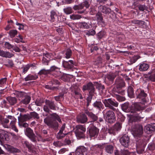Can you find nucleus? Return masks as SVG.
<instances>
[{"instance_id": "1", "label": "nucleus", "mask_w": 155, "mask_h": 155, "mask_svg": "<svg viewBox=\"0 0 155 155\" xmlns=\"http://www.w3.org/2000/svg\"><path fill=\"white\" fill-rule=\"evenodd\" d=\"M50 116L51 117H48L44 119V122L50 128L56 130L59 126L58 123L56 120L61 122V120L59 116L56 113L51 114Z\"/></svg>"}, {"instance_id": "2", "label": "nucleus", "mask_w": 155, "mask_h": 155, "mask_svg": "<svg viewBox=\"0 0 155 155\" xmlns=\"http://www.w3.org/2000/svg\"><path fill=\"white\" fill-rule=\"evenodd\" d=\"M6 100H3L1 104L2 107L8 108L11 106L15 105L17 102V100L15 97L8 96L6 98Z\"/></svg>"}, {"instance_id": "3", "label": "nucleus", "mask_w": 155, "mask_h": 155, "mask_svg": "<svg viewBox=\"0 0 155 155\" xmlns=\"http://www.w3.org/2000/svg\"><path fill=\"white\" fill-rule=\"evenodd\" d=\"M147 137L142 136L137 141V152L138 153H143L144 150V148L147 143Z\"/></svg>"}, {"instance_id": "4", "label": "nucleus", "mask_w": 155, "mask_h": 155, "mask_svg": "<svg viewBox=\"0 0 155 155\" xmlns=\"http://www.w3.org/2000/svg\"><path fill=\"white\" fill-rule=\"evenodd\" d=\"M103 113L107 121L110 124L114 123L116 121L115 114L113 110H104Z\"/></svg>"}, {"instance_id": "5", "label": "nucleus", "mask_w": 155, "mask_h": 155, "mask_svg": "<svg viewBox=\"0 0 155 155\" xmlns=\"http://www.w3.org/2000/svg\"><path fill=\"white\" fill-rule=\"evenodd\" d=\"M115 84L117 87V89L115 90L116 91L120 94L124 95V90L121 89L125 85V83L123 80L118 77L115 80Z\"/></svg>"}, {"instance_id": "6", "label": "nucleus", "mask_w": 155, "mask_h": 155, "mask_svg": "<svg viewBox=\"0 0 155 155\" xmlns=\"http://www.w3.org/2000/svg\"><path fill=\"white\" fill-rule=\"evenodd\" d=\"M103 102L105 107L113 111L116 110L115 107H117L118 103L115 101H114L111 98L105 99L103 101Z\"/></svg>"}, {"instance_id": "7", "label": "nucleus", "mask_w": 155, "mask_h": 155, "mask_svg": "<svg viewBox=\"0 0 155 155\" xmlns=\"http://www.w3.org/2000/svg\"><path fill=\"white\" fill-rule=\"evenodd\" d=\"M132 129L134 136L140 137L143 133V127L142 125L135 124L132 126Z\"/></svg>"}, {"instance_id": "8", "label": "nucleus", "mask_w": 155, "mask_h": 155, "mask_svg": "<svg viewBox=\"0 0 155 155\" xmlns=\"http://www.w3.org/2000/svg\"><path fill=\"white\" fill-rule=\"evenodd\" d=\"M75 134L78 139L85 138L84 133L86 131V128L83 125H77L75 127Z\"/></svg>"}, {"instance_id": "9", "label": "nucleus", "mask_w": 155, "mask_h": 155, "mask_svg": "<svg viewBox=\"0 0 155 155\" xmlns=\"http://www.w3.org/2000/svg\"><path fill=\"white\" fill-rule=\"evenodd\" d=\"M144 109L145 107L142 106V104L140 102H135L131 106V113L134 114L140 113V114Z\"/></svg>"}, {"instance_id": "10", "label": "nucleus", "mask_w": 155, "mask_h": 155, "mask_svg": "<svg viewBox=\"0 0 155 155\" xmlns=\"http://www.w3.org/2000/svg\"><path fill=\"white\" fill-rule=\"evenodd\" d=\"M45 104L43 107V110L49 113L51 112V110H56V106L54 101L46 100Z\"/></svg>"}, {"instance_id": "11", "label": "nucleus", "mask_w": 155, "mask_h": 155, "mask_svg": "<svg viewBox=\"0 0 155 155\" xmlns=\"http://www.w3.org/2000/svg\"><path fill=\"white\" fill-rule=\"evenodd\" d=\"M50 74L51 72L54 71V72L53 74L54 76L55 77H60V78L63 80L66 75L65 74H62L61 71H59V69L58 67L53 66H51L50 69H48Z\"/></svg>"}, {"instance_id": "12", "label": "nucleus", "mask_w": 155, "mask_h": 155, "mask_svg": "<svg viewBox=\"0 0 155 155\" xmlns=\"http://www.w3.org/2000/svg\"><path fill=\"white\" fill-rule=\"evenodd\" d=\"M82 90L84 91L87 90L89 95L91 96H94L95 93V88L94 85L91 82L83 86Z\"/></svg>"}, {"instance_id": "13", "label": "nucleus", "mask_w": 155, "mask_h": 155, "mask_svg": "<svg viewBox=\"0 0 155 155\" xmlns=\"http://www.w3.org/2000/svg\"><path fill=\"white\" fill-rule=\"evenodd\" d=\"M25 132L26 135L32 142L34 143L37 142L36 136L34 133L33 130L31 128L28 127L26 128Z\"/></svg>"}, {"instance_id": "14", "label": "nucleus", "mask_w": 155, "mask_h": 155, "mask_svg": "<svg viewBox=\"0 0 155 155\" xmlns=\"http://www.w3.org/2000/svg\"><path fill=\"white\" fill-rule=\"evenodd\" d=\"M24 93L22 92H18L17 95L18 96L22 97L21 100L20 101L19 103L21 104H22L25 105L28 104L31 100V98L30 96L27 95H25Z\"/></svg>"}, {"instance_id": "15", "label": "nucleus", "mask_w": 155, "mask_h": 155, "mask_svg": "<svg viewBox=\"0 0 155 155\" xmlns=\"http://www.w3.org/2000/svg\"><path fill=\"white\" fill-rule=\"evenodd\" d=\"M99 9L100 11L103 13L105 14H111L112 16L110 15V17L112 19H114L116 17L115 14L113 11H112L111 9L108 7L100 5L99 7Z\"/></svg>"}, {"instance_id": "16", "label": "nucleus", "mask_w": 155, "mask_h": 155, "mask_svg": "<svg viewBox=\"0 0 155 155\" xmlns=\"http://www.w3.org/2000/svg\"><path fill=\"white\" fill-rule=\"evenodd\" d=\"M119 141L123 146L125 147H127L130 144V137L127 134H124L120 137Z\"/></svg>"}, {"instance_id": "17", "label": "nucleus", "mask_w": 155, "mask_h": 155, "mask_svg": "<svg viewBox=\"0 0 155 155\" xmlns=\"http://www.w3.org/2000/svg\"><path fill=\"white\" fill-rule=\"evenodd\" d=\"M135 93L137 95V98L141 99L142 101L143 104L146 102L145 98L146 97L147 94L143 90L140 89H138L136 91Z\"/></svg>"}, {"instance_id": "18", "label": "nucleus", "mask_w": 155, "mask_h": 155, "mask_svg": "<svg viewBox=\"0 0 155 155\" xmlns=\"http://www.w3.org/2000/svg\"><path fill=\"white\" fill-rule=\"evenodd\" d=\"M134 115L130 116L129 122L130 124L140 121L143 117L140 116V113L135 114Z\"/></svg>"}, {"instance_id": "19", "label": "nucleus", "mask_w": 155, "mask_h": 155, "mask_svg": "<svg viewBox=\"0 0 155 155\" xmlns=\"http://www.w3.org/2000/svg\"><path fill=\"white\" fill-rule=\"evenodd\" d=\"M89 132L91 137H96L99 132V129L95 126L91 127L89 128Z\"/></svg>"}, {"instance_id": "20", "label": "nucleus", "mask_w": 155, "mask_h": 155, "mask_svg": "<svg viewBox=\"0 0 155 155\" xmlns=\"http://www.w3.org/2000/svg\"><path fill=\"white\" fill-rule=\"evenodd\" d=\"M89 5L90 4L88 1L85 0L80 4L74 6L73 8L74 10H81L84 8V7H85L86 8H88Z\"/></svg>"}, {"instance_id": "21", "label": "nucleus", "mask_w": 155, "mask_h": 155, "mask_svg": "<svg viewBox=\"0 0 155 155\" xmlns=\"http://www.w3.org/2000/svg\"><path fill=\"white\" fill-rule=\"evenodd\" d=\"M87 149L83 146H79L76 149V155H87Z\"/></svg>"}, {"instance_id": "22", "label": "nucleus", "mask_w": 155, "mask_h": 155, "mask_svg": "<svg viewBox=\"0 0 155 155\" xmlns=\"http://www.w3.org/2000/svg\"><path fill=\"white\" fill-rule=\"evenodd\" d=\"M9 136L6 131L3 130H0V141L1 142L9 140Z\"/></svg>"}, {"instance_id": "23", "label": "nucleus", "mask_w": 155, "mask_h": 155, "mask_svg": "<svg viewBox=\"0 0 155 155\" xmlns=\"http://www.w3.org/2000/svg\"><path fill=\"white\" fill-rule=\"evenodd\" d=\"M85 114L88 116L90 119L91 120V121H90L89 122L93 123L96 121L98 119L97 116L95 114H93L92 112H89L88 110H86L84 111Z\"/></svg>"}, {"instance_id": "24", "label": "nucleus", "mask_w": 155, "mask_h": 155, "mask_svg": "<svg viewBox=\"0 0 155 155\" xmlns=\"http://www.w3.org/2000/svg\"><path fill=\"white\" fill-rule=\"evenodd\" d=\"M144 131L148 134H150L155 131V124L146 125L144 127Z\"/></svg>"}, {"instance_id": "25", "label": "nucleus", "mask_w": 155, "mask_h": 155, "mask_svg": "<svg viewBox=\"0 0 155 155\" xmlns=\"http://www.w3.org/2000/svg\"><path fill=\"white\" fill-rule=\"evenodd\" d=\"M87 117L85 113L80 114L77 117V122L82 124H84L87 122Z\"/></svg>"}, {"instance_id": "26", "label": "nucleus", "mask_w": 155, "mask_h": 155, "mask_svg": "<svg viewBox=\"0 0 155 155\" xmlns=\"http://www.w3.org/2000/svg\"><path fill=\"white\" fill-rule=\"evenodd\" d=\"M30 117L29 114H20V116L18 117V120L19 122H23L30 120Z\"/></svg>"}, {"instance_id": "27", "label": "nucleus", "mask_w": 155, "mask_h": 155, "mask_svg": "<svg viewBox=\"0 0 155 155\" xmlns=\"http://www.w3.org/2000/svg\"><path fill=\"white\" fill-rule=\"evenodd\" d=\"M74 64V61L71 60L68 61H64L63 62V65L64 67L68 69H71Z\"/></svg>"}, {"instance_id": "28", "label": "nucleus", "mask_w": 155, "mask_h": 155, "mask_svg": "<svg viewBox=\"0 0 155 155\" xmlns=\"http://www.w3.org/2000/svg\"><path fill=\"white\" fill-rule=\"evenodd\" d=\"M119 71H116L114 73H111L107 74L106 76V78L109 81L113 82L115 78L118 75Z\"/></svg>"}, {"instance_id": "29", "label": "nucleus", "mask_w": 155, "mask_h": 155, "mask_svg": "<svg viewBox=\"0 0 155 155\" xmlns=\"http://www.w3.org/2000/svg\"><path fill=\"white\" fill-rule=\"evenodd\" d=\"M121 107L122 110L124 112L131 113V106L129 107L128 102H126L123 104Z\"/></svg>"}, {"instance_id": "30", "label": "nucleus", "mask_w": 155, "mask_h": 155, "mask_svg": "<svg viewBox=\"0 0 155 155\" xmlns=\"http://www.w3.org/2000/svg\"><path fill=\"white\" fill-rule=\"evenodd\" d=\"M130 153L127 150H121L120 151L116 150L114 152L115 155H130Z\"/></svg>"}, {"instance_id": "31", "label": "nucleus", "mask_w": 155, "mask_h": 155, "mask_svg": "<svg viewBox=\"0 0 155 155\" xmlns=\"http://www.w3.org/2000/svg\"><path fill=\"white\" fill-rule=\"evenodd\" d=\"M6 148L8 151L12 153H19L21 152L20 150L9 145H7Z\"/></svg>"}, {"instance_id": "32", "label": "nucleus", "mask_w": 155, "mask_h": 155, "mask_svg": "<svg viewBox=\"0 0 155 155\" xmlns=\"http://www.w3.org/2000/svg\"><path fill=\"white\" fill-rule=\"evenodd\" d=\"M91 22H79L78 23L79 27L80 28L87 29L90 28V25Z\"/></svg>"}, {"instance_id": "33", "label": "nucleus", "mask_w": 155, "mask_h": 155, "mask_svg": "<svg viewBox=\"0 0 155 155\" xmlns=\"http://www.w3.org/2000/svg\"><path fill=\"white\" fill-rule=\"evenodd\" d=\"M13 56L12 54L8 51H5L0 49V56L6 58H10Z\"/></svg>"}, {"instance_id": "34", "label": "nucleus", "mask_w": 155, "mask_h": 155, "mask_svg": "<svg viewBox=\"0 0 155 155\" xmlns=\"http://www.w3.org/2000/svg\"><path fill=\"white\" fill-rule=\"evenodd\" d=\"M25 146L28 148V151L29 152L32 153H34L35 152V151L33 150L34 147L32 144L26 141L25 142Z\"/></svg>"}, {"instance_id": "35", "label": "nucleus", "mask_w": 155, "mask_h": 155, "mask_svg": "<svg viewBox=\"0 0 155 155\" xmlns=\"http://www.w3.org/2000/svg\"><path fill=\"white\" fill-rule=\"evenodd\" d=\"M105 150L107 153L111 154L113 153L114 147L111 145H107L105 146Z\"/></svg>"}, {"instance_id": "36", "label": "nucleus", "mask_w": 155, "mask_h": 155, "mask_svg": "<svg viewBox=\"0 0 155 155\" xmlns=\"http://www.w3.org/2000/svg\"><path fill=\"white\" fill-rule=\"evenodd\" d=\"M149 68V65L146 63H143L140 64L139 69L141 71H147Z\"/></svg>"}, {"instance_id": "37", "label": "nucleus", "mask_w": 155, "mask_h": 155, "mask_svg": "<svg viewBox=\"0 0 155 155\" xmlns=\"http://www.w3.org/2000/svg\"><path fill=\"white\" fill-rule=\"evenodd\" d=\"M140 58V56L138 55H135L130 58L129 62L128 63V64L129 65H131L135 63Z\"/></svg>"}, {"instance_id": "38", "label": "nucleus", "mask_w": 155, "mask_h": 155, "mask_svg": "<svg viewBox=\"0 0 155 155\" xmlns=\"http://www.w3.org/2000/svg\"><path fill=\"white\" fill-rule=\"evenodd\" d=\"M102 106H103V104L100 101H96L93 104L94 107L100 110H101Z\"/></svg>"}, {"instance_id": "39", "label": "nucleus", "mask_w": 155, "mask_h": 155, "mask_svg": "<svg viewBox=\"0 0 155 155\" xmlns=\"http://www.w3.org/2000/svg\"><path fill=\"white\" fill-rule=\"evenodd\" d=\"M94 83L96 84V88L103 92V90L105 89L104 85H102L101 84L97 82H94Z\"/></svg>"}, {"instance_id": "40", "label": "nucleus", "mask_w": 155, "mask_h": 155, "mask_svg": "<svg viewBox=\"0 0 155 155\" xmlns=\"http://www.w3.org/2000/svg\"><path fill=\"white\" fill-rule=\"evenodd\" d=\"M1 121L2 124L3 126L5 128H8L9 127V126L8 125V123L9 119L8 117L6 118H2Z\"/></svg>"}, {"instance_id": "41", "label": "nucleus", "mask_w": 155, "mask_h": 155, "mask_svg": "<svg viewBox=\"0 0 155 155\" xmlns=\"http://www.w3.org/2000/svg\"><path fill=\"white\" fill-rule=\"evenodd\" d=\"M127 93L128 96L130 98L134 97V89L131 86H129L128 88Z\"/></svg>"}, {"instance_id": "42", "label": "nucleus", "mask_w": 155, "mask_h": 155, "mask_svg": "<svg viewBox=\"0 0 155 155\" xmlns=\"http://www.w3.org/2000/svg\"><path fill=\"white\" fill-rule=\"evenodd\" d=\"M97 20L99 22L104 23L102 14L100 12H98L96 15Z\"/></svg>"}, {"instance_id": "43", "label": "nucleus", "mask_w": 155, "mask_h": 155, "mask_svg": "<svg viewBox=\"0 0 155 155\" xmlns=\"http://www.w3.org/2000/svg\"><path fill=\"white\" fill-rule=\"evenodd\" d=\"M51 19L50 20L52 21H54L57 18V15L55 12L52 11L51 12L50 15Z\"/></svg>"}, {"instance_id": "44", "label": "nucleus", "mask_w": 155, "mask_h": 155, "mask_svg": "<svg viewBox=\"0 0 155 155\" xmlns=\"http://www.w3.org/2000/svg\"><path fill=\"white\" fill-rule=\"evenodd\" d=\"M38 78V77L37 75L29 74L25 78V81H31L36 80Z\"/></svg>"}, {"instance_id": "45", "label": "nucleus", "mask_w": 155, "mask_h": 155, "mask_svg": "<svg viewBox=\"0 0 155 155\" xmlns=\"http://www.w3.org/2000/svg\"><path fill=\"white\" fill-rule=\"evenodd\" d=\"M103 148V145L101 144H97L91 147L90 150L93 151L94 152L98 149H101Z\"/></svg>"}, {"instance_id": "46", "label": "nucleus", "mask_w": 155, "mask_h": 155, "mask_svg": "<svg viewBox=\"0 0 155 155\" xmlns=\"http://www.w3.org/2000/svg\"><path fill=\"white\" fill-rule=\"evenodd\" d=\"M31 119L34 118L36 119H39L40 118L38 114L35 112H33L29 113Z\"/></svg>"}, {"instance_id": "47", "label": "nucleus", "mask_w": 155, "mask_h": 155, "mask_svg": "<svg viewBox=\"0 0 155 155\" xmlns=\"http://www.w3.org/2000/svg\"><path fill=\"white\" fill-rule=\"evenodd\" d=\"M70 18L73 20H78L81 18V16L79 15L73 14L70 15Z\"/></svg>"}, {"instance_id": "48", "label": "nucleus", "mask_w": 155, "mask_h": 155, "mask_svg": "<svg viewBox=\"0 0 155 155\" xmlns=\"http://www.w3.org/2000/svg\"><path fill=\"white\" fill-rule=\"evenodd\" d=\"M64 11L66 14H70L73 12L72 8L71 7H67L64 9Z\"/></svg>"}, {"instance_id": "49", "label": "nucleus", "mask_w": 155, "mask_h": 155, "mask_svg": "<svg viewBox=\"0 0 155 155\" xmlns=\"http://www.w3.org/2000/svg\"><path fill=\"white\" fill-rule=\"evenodd\" d=\"M121 124L119 122H117L113 127L116 131L120 130L121 128Z\"/></svg>"}, {"instance_id": "50", "label": "nucleus", "mask_w": 155, "mask_h": 155, "mask_svg": "<svg viewBox=\"0 0 155 155\" xmlns=\"http://www.w3.org/2000/svg\"><path fill=\"white\" fill-rule=\"evenodd\" d=\"M86 35L88 36H93L95 34V31L93 29H91L89 31H87L86 32Z\"/></svg>"}, {"instance_id": "51", "label": "nucleus", "mask_w": 155, "mask_h": 155, "mask_svg": "<svg viewBox=\"0 0 155 155\" xmlns=\"http://www.w3.org/2000/svg\"><path fill=\"white\" fill-rule=\"evenodd\" d=\"M105 34L106 33L104 31H101L97 34V38L100 39L104 37Z\"/></svg>"}, {"instance_id": "52", "label": "nucleus", "mask_w": 155, "mask_h": 155, "mask_svg": "<svg viewBox=\"0 0 155 155\" xmlns=\"http://www.w3.org/2000/svg\"><path fill=\"white\" fill-rule=\"evenodd\" d=\"M50 74L48 70H45V69H43L41 70L38 73L40 75L42 74L46 75Z\"/></svg>"}, {"instance_id": "53", "label": "nucleus", "mask_w": 155, "mask_h": 155, "mask_svg": "<svg viewBox=\"0 0 155 155\" xmlns=\"http://www.w3.org/2000/svg\"><path fill=\"white\" fill-rule=\"evenodd\" d=\"M17 31L16 30H11L9 32V34L11 38L14 37L17 34Z\"/></svg>"}, {"instance_id": "54", "label": "nucleus", "mask_w": 155, "mask_h": 155, "mask_svg": "<svg viewBox=\"0 0 155 155\" xmlns=\"http://www.w3.org/2000/svg\"><path fill=\"white\" fill-rule=\"evenodd\" d=\"M66 135V134L63 133L59 132L56 135V137L58 139H61L63 138Z\"/></svg>"}, {"instance_id": "55", "label": "nucleus", "mask_w": 155, "mask_h": 155, "mask_svg": "<svg viewBox=\"0 0 155 155\" xmlns=\"http://www.w3.org/2000/svg\"><path fill=\"white\" fill-rule=\"evenodd\" d=\"M71 50L69 49H67L66 51V53H65V54H66L65 57L67 58H70L71 56Z\"/></svg>"}, {"instance_id": "56", "label": "nucleus", "mask_w": 155, "mask_h": 155, "mask_svg": "<svg viewBox=\"0 0 155 155\" xmlns=\"http://www.w3.org/2000/svg\"><path fill=\"white\" fill-rule=\"evenodd\" d=\"M144 21H140L137 20H133L132 21V23L134 24L140 25V24H143Z\"/></svg>"}, {"instance_id": "57", "label": "nucleus", "mask_w": 155, "mask_h": 155, "mask_svg": "<svg viewBox=\"0 0 155 155\" xmlns=\"http://www.w3.org/2000/svg\"><path fill=\"white\" fill-rule=\"evenodd\" d=\"M116 96L117 100L119 101H123L125 100V98L124 97L121 96L117 94H116Z\"/></svg>"}, {"instance_id": "58", "label": "nucleus", "mask_w": 155, "mask_h": 155, "mask_svg": "<svg viewBox=\"0 0 155 155\" xmlns=\"http://www.w3.org/2000/svg\"><path fill=\"white\" fill-rule=\"evenodd\" d=\"M18 125L20 127H23L25 128L26 127V128H28V124L26 122L23 123L22 122H19Z\"/></svg>"}, {"instance_id": "59", "label": "nucleus", "mask_w": 155, "mask_h": 155, "mask_svg": "<svg viewBox=\"0 0 155 155\" xmlns=\"http://www.w3.org/2000/svg\"><path fill=\"white\" fill-rule=\"evenodd\" d=\"M116 131L114 127H111L108 129V132L110 134H113L114 135H115Z\"/></svg>"}, {"instance_id": "60", "label": "nucleus", "mask_w": 155, "mask_h": 155, "mask_svg": "<svg viewBox=\"0 0 155 155\" xmlns=\"http://www.w3.org/2000/svg\"><path fill=\"white\" fill-rule=\"evenodd\" d=\"M41 132L42 134H43L45 137L48 136V129H42L41 130Z\"/></svg>"}, {"instance_id": "61", "label": "nucleus", "mask_w": 155, "mask_h": 155, "mask_svg": "<svg viewBox=\"0 0 155 155\" xmlns=\"http://www.w3.org/2000/svg\"><path fill=\"white\" fill-rule=\"evenodd\" d=\"M44 102V101L41 100H37L35 102V104L37 106H41Z\"/></svg>"}, {"instance_id": "62", "label": "nucleus", "mask_w": 155, "mask_h": 155, "mask_svg": "<svg viewBox=\"0 0 155 155\" xmlns=\"http://www.w3.org/2000/svg\"><path fill=\"white\" fill-rule=\"evenodd\" d=\"M6 78H2L0 80V86L2 87L3 85L6 84L7 81Z\"/></svg>"}, {"instance_id": "63", "label": "nucleus", "mask_w": 155, "mask_h": 155, "mask_svg": "<svg viewBox=\"0 0 155 155\" xmlns=\"http://www.w3.org/2000/svg\"><path fill=\"white\" fill-rule=\"evenodd\" d=\"M93 96H91L89 95V96L87 98L86 100L87 101V107H88L89 106L90 103L91 102Z\"/></svg>"}, {"instance_id": "64", "label": "nucleus", "mask_w": 155, "mask_h": 155, "mask_svg": "<svg viewBox=\"0 0 155 155\" xmlns=\"http://www.w3.org/2000/svg\"><path fill=\"white\" fill-rule=\"evenodd\" d=\"M50 84H51L52 85L59 84V82L57 80L53 79L51 82H49Z\"/></svg>"}]
</instances>
